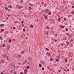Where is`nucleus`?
<instances>
[{
	"label": "nucleus",
	"mask_w": 74,
	"mask_h": 74,
	"mask_svg": "<svg viewBox=\"0 0 74 74\" xmlns=\"http://www.w3.org/2000/svg\"><path fill=\"white\" fill-rule=\"evenodd\" d=\"M0 26H1V27H3V26H4V25L3 24H1L0 25Z\"/></svg>",
	"instance_id": "10"
},
{
	"label": "nucleus",
	"mask_w": 74,
	"mask_h": 74,
	"mask_svg": "<svg viewBox=\"0 0 74 74\" xmlns=\"http://www.w3.org/2000/svg\"><path fill=\"white\" fill-rule=\"evenodd\" d=\"M41 4H44V3L43 2L41 3Z\"/></svg>",
	"instance_id": "52"
},
{
	"label": "nucleus",
	"mask_w": 74,
	"mask_h": 74,
	"mask_svg": "<svg viewBox=\"0 0 74 74\" xmlns=\"http://www.w3.org/2000/svg\"><path fill=\"white\" fill-rule=\"evenodd\" d=\"M30 27H31L32 28H33V25L31 24L30 25Z\"/></svg>",
	"instance_id": "12"
},
{
	"label": "nucleus",
	"mask_w": 74,
	"mask_h": 74,
	"mask_svg": "<svg viewBox=\"0 0 74 74\" xmlns=\"http://www.w3.org/2000/svg\"><path fill=\"white\" fill-rule=\"evenodd\" d=\"M21 25L23 27L24 26V24Z\"/></svg>",
	"instance_id": "51"
},
{
	"label": "nucleus",
	"mask_w": 74,
	"mask_h": 74,
	"mask_svg": "<svg viewBox=\"0 0 74 74\" xmlns=\"http://www.w3.org/2000/svg\"><path fill=\"white\" fill-rule=\"evenodd\" d=\"M23 31L24 32H25V29H23Z\"/></svg>",
	"instance_id": "34"
},
{
	"label": "nucleus",
	"mask_w": 74,
	"mask_h": 74,
	"mask_svg": "<svg viewBox=\"0 0 74 74\" xmlns=\"http://www.w3.org/2000/svg\"><path fill=\"white\" fill-rule=\"evenodd\" d=\"M56 36H57V34H56Z\"/></svg>",
	"instance_id": "63"
},
{
	"label": "nucleus",
	"mask_w": 74,
	"mask_h": 74,
	"mask_svg": "<svg viewBox=\"0 0 74 74\" xmlns=\"http://www.w3.org/2000/svg\"><path fill=\"white\" fill-rule=\"evenodd\" d=\"M21 53H24V51H22Z\"/></svg>",
	"instance_id": "45"
},
{
	"label": "nucleus",
	"mask_w": 74,
	"mask_h": 74,
	"mask_svg": "<svg viewBox=\"0 0 74 74\" xmlns=\"http://www.w3.org/2000/svg\"><path fill=\"white\" fill-rule=\"evenodd\" d=\"M54 41H55V42H56L57 41V40H54Z\"/></svg>",
	"instance_id": "48"
},
{
	"label": "nucleus",
	"mask_w": 74,
	"mask_h": 74,
	"mask_svg": "<svg viewBox=\"0 0 74 74\" xmlns=\"http://www.w3.org/2000/svg\"><path fill=\"white\" fill-rule=\"evenodd\" d=\"M4 62H5V61H4V60H1V62L2 63H4Z\"/></svg>",
	"instance_id": "4"
},
{
	"label": "nucleus",
	"mask_w": 74,
	"mask_h": 74,
	"mask_svg": "<svg viewBox=\"0 0 74 74\" xmlns=\"http://www.w3.org/2000/svg\"><path fill=\"white\" fill-rule=\"evenodd\" d=\"M5 56H3L4 58L5 57Z\"/></svg>",
	"instance_id": "64"
},
{
	"label": "nucleus",
	"mask_w": 74,
	"mask_h": 74,
	"mask_svg": "<svg viewBox=\"0 0 74 74\" xmlns=\"http://www.w3.org/2000/svg\"><path fill=\"white\" fill-rule=\"evenodd\" d=\"M30 68V67L29 66H27V69H29Z\"/></svg>",
	"instance_id": "19"
},
{
	"label": "nucleus",
	"mask_w": 74,
	"mask_h": 74,
	"mask_svg": "<svg viewBox=\"0 0 74 74\" xmlns=\"http://www.w3.org/2000/svg\"><path fill=\"white\" fill-rule=\"evenodd\" d=\"M67 70H68V71H69V69H67Z\"/></svg>",
	"instance_id": "59"
},
{
	"label": "nucleus",
	"mask_w": 74,
	"mask_h": 74,
	"mask_svg": "<svg viewBox=\"0 0 74 74\" xmlns=\"http://www.w3.org/2000/svg\"><path fill=\"white\" fill-rule=\"evenodd\" d=\"M64 21H66V18H64Z\"/></svg>",
	"instance_id": "39"
},
{
	"label": "nucleus",
	"mask_w": 74,
	"mask_h": 74,
	"mask_svg": "<svg viewBox=\"0 0 74 74\" xmlns=\"http://www.w3.org/2000/svg\"><path fill=\"white\" fill-rule=\"evenodd\" d=\"M64 71H67V70H66V69H64Z\"/></svg>",
	"instance_id": "56"
},
{
	"label": "nucleus",
	"mask_w": 74,
	"mask_h": 74,
	"mask_svg": "<svg viewBox=\"0 0 74 74\" xmlns=\"http://www.w3.org/2000/svg\"><path fill=\"white\" fill-rule=\"evenodd\" d=\"M26 63V62H24L22 63V64L23 65L24 64H25Z\"/></svg>",
	"instance_id": "27"
},
{
	"label": "nucleus",
	"mask_w": 74,
	"mask_h": 74,
	"mask_svg": "<svg viewBox=\"0 0 74 74\" xmlns=\"http://www.w3.org/2000/svg\"><path fill=\"white\" fill-rule=\"evenodd\" d=\"M22 72H21V73H20V74H23V73H22Z\"/></svg>",
	"instance_id": "55"
},
{
	"label": "nucleus",
	"mask_w": 74,
	"mask_h": 74,
	"mask_svg": "<svg viewBox=\"0 0 74 74\" xmlns=\"http://www.w3.org/2000/svg\"><path fill=\"white\" fill-rule=\"evenodd\" d=\"M28 51H29V52H30V50L29 49V50H28Z\"/></svg>",
	"instance_id": "61"
},
{
	"label": "nucleus",
	"mask_w": 74,
	"mask_h": 74,
	"mask_svg": "<svg viewBox=\"0 0 74 74\" xmlns=\"http://www.w3.org/2000/svg\"><path fill=\"white\" fill-rule=\"evenodd\" d=\"M56 12H57V11L56 10H55V11H54V12L55 13H56Z\"/></svg>",
	"instance_id": "47"
},
{
	"label": "nucleus",
	"mask_w": 74,
	"mask_h": 74,
	"mask_svg": "<svg viewBox=\"0 0 74 74\" xmlns=\"http://www.w3.org/2000/svg\"><path fill=\"white\" fill-rule=\"evenodd\" d=\"M5 9L6 10H8V8L7 7H5Z\"/></svg>",
	"instance_id": "33"
},
{
	"label": "nucleus",
	"mask_w": 74,
	"mask_h": 74,
	"mask_svg": "<svg viewBox=\"0 0 74 74\" xmlns=\"http://www.w3.org/2000/svg\"><path fill=\"white\" fill-rule=\"evenodd\" d=\"M42 64H45V62H44V61H42Z\"/></svg>",
	"instance_id": "20"
},
{
	"label": "nucleus",
	"mask_w": 74,
	"mask_h": 74,
	"mask_svg": "<svg viewBox=\"0 0 74 74\" xmlns=\"http://www.w3.org/2000/svg\"><path fill=\"white\" fill-rule=\"evenodd\" d=\"M48 32H47V35H48Z\"/></svg>",
	"instance_id": "60"
},
{
	"label": "nucleus",
	"mask_w": 74,
	"mask_h": 74,
	"mask_svg": "<svg viewBox=\"0 0 74 74\" xmlns=\"http://www.w3.org/2000/svg\"><path fill=\"white\" fill-rule=\"evenodd\" d=\"M37 22H38V19H37Z\"/></svg>",
	"instance_id": "58"
},
{
	"label": "nucleus",
	"mask_w": 74,
	"mask_h": 74,
	"mask_svg": "<svg viewBox=\"0 0 74 74\" xmlns=\"http://www.w3.org/2000/svg\"><path fill=\"white\" fill-rule=\"evenodd\" d=\"M0 39L1 40H3V38L1 36H0Z\"/></svg>",
	"instance_id": "18"
},
{
	"label": "nucleus",
	"mask_w": 74,
	"mask_h": 74,
	"mask_svg": "<svg viewBox=\"0 0 74 74\" xmlns=\"http://www.w3.org/2000/svg\"><path fill=\"white\" fill-rule=\"evenodd\" d=\"M28 60H30V58H28Z\"/></svg>",
	"instance_id": "53"
},
{
	"label": "nucleus",
	"mask_w": 74,
	"mask_h": 74,
	"mask_svg": "<svg viewBox=\"0 0 74 74\" xmlns=\"http://www.w3.org/2000/svg\"><path fill=\"white\" fill-rule=\"evenodd\" d=\"M62 21V19L60 18H59L58 19V22H61Z\"/></svg>",
	"instance_id": "2"
},
{
	"label": "nucleus",
	"mask_w": 74,
	"mask_h": 74,
	"mask_svg": "<svg viewBox=\"0 0 74 74\" xmlns=\"http://www.w3.org/2000/svg\"><path fill=\"white\" fill-rule=\"evenodd\" d=\"M7 48L8 50H9V49H10V46H9L7 45Z\"/></svg>",
	"instance_id": "5"
},
{
	"label": "nucleus",
	"mask_w": 74,
	"mask_h": 74,
	"mask_svg": "<svg viewBox=\"0 0 74 74\" xmlns=\"http://www.w3.org/2000/svg\"><path fill=\"white\" fill-rule=\"evenodd\" d=\"M5 46V44H2V47H4V46Z\"/></svg>",
	"instance_id": "24"
},
{
	"label": "nucleus",
	"mask_w": 74,
	"mask_h": 74,
	"mask_svg": "<svg viewBox=\"0 0 74 74\" xmlns=\"http://www.w3.org/2000/svg\"><path fill=\"white\" fill-rule=\"evenodd\" d=\"M1 32H4V30L3 29H1Z\"/></svg>",
	"instance_id": "28"
},
{
	"label": "nucleus",
	"mask_w": 74,
	"mask_h": 74,
	"mask_svg": "<svg viewBox=\"0 0 74 74\" xmlns=\"http://www.w3.org/2000/svg\"><path fill=\"white\" fill-rule=\"evenodd\" d=\"M16 29L15 27H13V29Z\"/></svg>",
	"instance_id": "46"
},
{
	"label": "nucleus",
	"mask_w": 74,
	"mask_h": 74,
	"mask_svg": "<svg viewBox=\"0 0 74 74\" xmlns=\"http://www.w3.org/2000/svg\"><path fill=\"white\" fill-rule=\"evenodd\" d=\"M69 37H71V36H72V34H69Z\"/></svg>",
	"instance_id": "15"
},
{
	"label": "nucleus",
	"mask_w": 74,
	"mask_h": 74,
	"mask_svg": "<svg viewBox=\"0 0 74 74\" xmlns=\"http://www.w3.org/2000/svg\"><path fill=\"white\" fill-rule=\"evenodd\" d=\"M8 7L10 8H12V7L11 6V5H8Z\"/></svg>",
	"instance_id": "14"
},
{
	"label": "nucleus",
	"mask_w": 74,
	"mask_h": 74,
	"mask_svg": "<svg viewBox=\"0 0 74 74\" xmlns=\"http://www.w3.org/2000/svg\"><path fill=\"white\" fill-rule=\"evenodd\" d=\"M21 56L20 55L18 56H17L18 58H21Z\"/></svg>",
	"instance_id": "11"
},
{
	"label": "nucleus",
	"mask_w": 74,
	"mask_h": 74,
	"mask_svg": "<svg viewBox=\"0 0 74 74\" xmlns=\"http://www.w3.org/2000/svg\"><path fill=\"white\" fill-rule=\"evenodd\" d=\"M47 68H48V69H49V70H51V68H49V66H47Z\"/></svg>",
	"instance_id": "30"
},
{
	"label": "nucleus",
	"mask_w": 74,
	"mask_h": 74,
	"mask_svg": "<svg viewBox=\"0 0 74 74\" xmlns=\"http://www.w3.org/2000/svg\"><path fill=\"white\" fill-rule=\"evenodd\" d=\"M42 66V65H41V64H39V67H41Z\"/></svg>",
	"instance_id": "22"
},
{
	"label": "nucleus",
	"mask_w": 74,
	"mask_h": 74,
	"mask_svg": "<svg viewBox=\"0 0 74 74\" xmlns=\"http://www.w3.org/2000/svg\"><path fill=\"white\" fill-rule=\"evenodd\" d=\"M71 13V14L72 15H74V12H73V11Z\"/></svg>",
	"instance_id": "25"
},
{
	"label": "nucleus",
	"mask_w": 74,
	"mask_h": 74,
	"mask_svg": "<svg viewBox=\"0 0 74 74\" xmlns=\"http://www.w3.org/2000/svg\"><path fill=\"white\" fill-rule=\"evenodd\" d=\"M49 13H48V14L49 15H51V12L50 11H49Z\"/></svg>",
	"instance_id": "6"
},
{
	"label": "nucleus",
	"mask_w": 74,
	"mask_h": 74,
	"mask_svg": "<svg viewBox=\"0 0 74 74\" xmlns=\"http://www.w3.org/2000/svg\"><path fill=\"white\" fill-rule=\"evenodd\" d=\"M69 44H70V43L69 42L67 41L66 42V45H69Z\"/></svg>",
	"instance_id": "7"
},
{
	"label": "nucleus",
	"mask_w": 74,
	"mask_h": 74,
	"mask_svg": "<svg viewBox=\"0 0 74 74\" xmlns=\"http://www.w3.org/2000/svg\"><path fill=\"white\" fill-rule=\"evenodd\" d=\"M25 62L26 63H27V60H25Z\"/></svg>",
	"instance_id": "54"
},
{
	"label": "nucleus",
	"mask_w": 74,
	"mask_h": 74,
	"mask_svg": "<svg viewBox=\"0 0 74 74\" xmlns=\"http://www.w3.org/2000/svg\"><path fill=\"white\" fill-rule=\"evenodd\" d=\"M13 73H14V74H16V72H15V71Z\"/></svg>",
	"instance_id": "38"
},
{
	"label": "nucleus",
	"mask_w": 74,
	"mask_h": 74,
	"mask_svg": "<svg viewBox=\"0 0 74 74\" xmlns=\"http://www.w3.org/2000/svg\"><path fill=\"white\" fill-rule=\"evenodd\" d=\"M42 70H44V68H42Z\"/></svg>",
	"instance_id": "37"
},
{
	"label": "nucleus",
	"mask_w": 74,
	"mask_h": 74,
	"mask_svg": "<svg viewBox=\"0 0 74 74\" xmlns=\"http://www.w3.org/2000/svg\"><path fill=\"white\" fill-rule=\"evenodd\" d=\"M53 60V58H51L50 59V61H52Z\"/></svg>",
	"instance_id": "21"
},
{
	"label": "nucleus",
	"mask_w": 74,
	"mask_h": 74,
	"mask_svg": "<svg viewBox=\"0 0 74 74\" xmlns=\"http://www.w3.org/2000/svg\"><path fill=\"white\" fill-rule=\"evenodd\" d=\"M24 17H26V15H25H25H24Z\"/></svg>",
	"instance_id": "57"
},
{
	"label": "nucleus",
	"mask_w": 74,
	"mask_h": 74,
	"mask_svg": "<svg viewBox=\"0 0 74 74\" xmlns=\"http://www.w3.org/2000/svg\"><path fill=\"white\" fill-rule=\"evenodd\" d=\"M60 27L61 28H62V29H64V26H62L61 25L60 26Z\"/></svg>",
	"instance_id": "8"
},
{
	"label": "nucleus",
	"mask_w": 74,
	"mask_h": 74,
	"mask_svg": "<svg viewBox=\"0 0 74 74\" xmlns=\"http://www.w3.org/2000/svg\"><path fill=\"white\" fill-rule=\"evenodd\" d=\"M60 57H59V56H58V57H57V59H60Z\"/></svg>",
	"instance_id": "35"
},
{
	"label": "nucleus",
	"mask_w": 74,
	"mask_h": 74,
	"mask_svg": "<svg viewBox=\"0 0 74 74\" xmlns=\"http://www.w3.org/2000/svg\"><path fill=\"white\" fill-rule=\"evenodd\" d=\"M1 74H4V73H3V72H1Z\"/></svg>",
	"instance_id": "49"
},
{
	"label": "nucleus",
	"mask_w": 74,
	"mask_h": 74,
	"mask_svg": "<svg viewBox=\"0 0 74 74\" xmlns=\"http://www.w3.org/2000/svg\"><path fill=\"white\" fill-rule=\"evenodd\" d=\"M27 69H25L24 70V73L25 74H26L27 73Z\"/></svg>",
	"instance_id": "1"
},
{
	"label": "nucleus",
	"mask_w": 74,
	"mask_h": 74,
	"mask_svg": "<svg viewBox=\"0 0 74 74\" xmlns=\"http://www.w3.org/2000/svg\"><path fill=\"white\" fill-rule=\"evenodd\" d=\"M24 23V21H21L22 23Z\"/></svg>",
	"instance_id": "43"
},
{
	"label": "nucleus",
	"mask_w": 74,
	"mask_h": 74,
	"mask_svg": "<svg viewBox=\"0 0 74 74\" xmlns=\"http://www.w3.org/2000/svg\"><path fill=\"white\" fill-rule=\"evenodd\" d=\"M65 62H67V59H66L65 60Z\"/></svg>",
	"instance_id": "36"
},
{
	"label": "nucleus",
	"mask_w": 74,
	"mask_h": 74,
	"mask_svg": "<svg viewBox=\"0 0 74 74\" xmlns=\"http://www.w3.org/2000/svg\"><path fill=\"white\" fill-rule=\"evenodd\" d=\"M66 30V32H67V31H68V28H66L65 29Z\"/></svg>",
	"instance_id": "26"
},
{
	"label": "nucleus",
	"mask_w": 74,
	"mask_h": 74,
	"mask_svg": "<svg viewBox=\"0 0 74 74\" xmlns=\"http://www.w3.org/2000/svg\"><path fill=\"white\" fill-rule=\"evenodd\" d=\"M44 16L46 19H48V17H47L46 15H44Z\"/></svg>",
	"instance_id": "3"
},
{
	"label": "nucleus",
	"mask_w": 74,
	"mask_h": 74,
	"mask_svg": "<svg viewBox=\"0 0 74 74\" xmlns=\"http://www.w3.org/2000/svg\"><path fill=\"white\" fill-rule=\"evenodd\" d=\"M58 71H59V72H60V71H61V70H59Z\"/></svg>",
	"instance_id": "50"
},
{
	"label": "nucleus",
	"mask_w": 74,
	"mask_h": 74,
	"mask_svg": "<svg viewBox=\"0 0 74 74\" xmlns=\"http://www.w3.org/2000/svg\"><path fill=\"white\" fill-rule=\"evenodd\" d=\"M46 27L47 29H49V27L48 26H46Z\"/></svg>",
	"instance_id": "31"
},
{
	"label": "nucleus",
	"mask_w": 74,
	"mask_h": 74,
	"mask_svg": "<svg viewBox=\"0 0 74 74\" xmlns=\"http://www.w3.org/2000/svg\"><path fill=\"white\" fill-rule=\"evenodd\" d=\"M9 42H11V40L9 39Z\"/></svg>",
	"instance_id": "42"
},
{
	"label": "nucleus",
	"mask_w": 74,
	"mask_h": 74,
	"mask_svg": "<svg viewBox=\"0 0 74 74\" xmlns=\"http://www.w3.org/2000/svg\"><path fill=\"white\" fill-rule=\"evenodd\" d=\"M21 3H23V0H21L20 1Z\"/></svg>",
	"instance_id": "17"
},
{
	"label": "nucleus",
	"mask_w": 74,
	"mask_h": 74,
	"mask_svg": "<svg viewBox=\"0 0 74 74\" xmlns=\"http://www.w3.org/2000/svg\"><path fill=\"white\" fill-rule=\"evenodd\" d=\"M56 61L57 62H59V60H58V59L57 58H56Z\"/></svg>",
	"instance_id": "9"
},
{
	"label": "nucleus",
	"mask_w": 74,
	"mask_h": 74,
	"mask_svg": "<svg viewBox=\"0 0 74 74\" xmlns=\"http://www.w3.org/2000/svg\"><path fill=\"white\" fill-rule=\"evenodd\" d=\"M29 5H31V6H33V5H32V3H30Z\"/></svg>",
	"instance_id": "44"
},
{
	"label": "nucleus",
	"mask_w": 74,
	"mask_h": 74,
	"mask_svg": "<svg viewBox=\"0 0 74 74\" xmlns=\"http://www.w3.org/2000/svg\"><path fill=\"white\" fill-rule=\"evenodd\" d=\"M73 41V39H71L70 40V42H72V41Z\"/></svg>",
	"instance_id": "32"
},
{
	"label": "nucleus",
	"mask_w": 74,
	"mask_h": 74,
	"mask_svg": "<svg viewBox=\"0 0 74 74\" xmlns=\"http://www.w3.org/2000/svg\"><path fill=\"white\" fill-rule=\"evenodd\" d=\"M18 9H21V8H22V6H20L18 8Z\"/></svg>",
	"instance_id": "13"
},
{
	"label": "nucleus",
	"mask_w": 74,
	"mask_h": 74,
	"mask_svg": "<svg viewBox=\"0 0 74 74\" xmlns=\"http://www.w3.org/2000/svg\"><path fill=\"white\" fill-rule=\"evenodd\" d=\"M8 16L9 17H10V15H8Z\"/></svg>",
	"instance_id": "62"
},
{
	"label": "nucleus",
	"mask_w": 74,
	"mask_h": 74,
	"mask_svg": "<svg viewBox=\"0 0 74 74\" xmlns=\"http://www.w3.org/2000/svg\"><path fill=\"white\" fill-rule=\"evenodd\" d=\"M72 8H74V5L72 6Z\"/></svg>",
	"instance_id": "40"
},
{
	"label": "nucleus",
	"mask_w": 74,
	"mask_h": 74,
	"mask_svg": "<svg viewBox=\"0 0 74 74\" xmlns=\"http://www.w3.org/2000/svg\"><path fill=\"white\" fill-rule=\"evenodd\" d=\"M46 10H47L46 11L47 12H49V11H48V10H49V9H46Z\"/></svg>",
	"instance_id": "16"
},
{
	"label": "nucleus",
	"mask_w": 74,
	"mask_h": 74,
	"mask_svg": "<svg viewBox=\"0 0 74 74\" xmlns=\"http://www.w3.org/2000/svg\"><path fill=\"white\" fill-rule=\"evenodd\" d=\"M29 10H32V8H31V7L30 6L29 7Z\"/></svg>",
	"instance_id": "23"
},
{
	"label": "nucleus",
	"mask_w": 74,
	"mask_h": 74,
	"mask_svg": "<svg viewBox=\"0 0 74 74\" xmlns=\"http://www.w3.org/2000/svg\"><path fill=\"white\" fill-rule=\"evenodd\" d=\"M69 33H67L66 34V35L68 36H69Z\"/></svg>",
	"instance_id": "29"
},
{
	"label": "nucleus",
	"mask_w": 74,
	"mask_h": 74,
	"mask_svg": "<svg viewBox=\"0 0 74 74\" xmlns=\"http://www.w3.org/2000/svg\"><path fill=\"white\" fill-rule=\"evenodd\" d=\"M46 51H48V48H46Z\"/></svg>",
	"instance_id": "41"
}]
</instances>
